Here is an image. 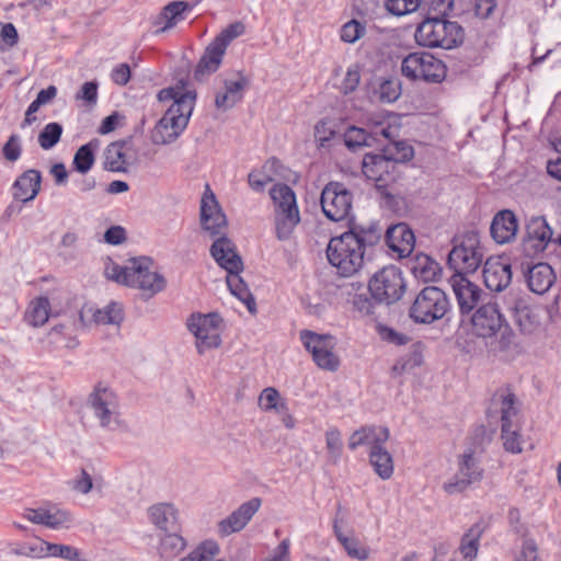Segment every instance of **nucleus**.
<instances>
[{
  "instance_id": "1",
  "label": "nucleus",
  "mask_w": 561,
  "mask_h": 561,
  "mask_svg": "<svg viewBox=\"0 0 561 561\" xmlns=\"http://www.w3.org/2000/svg\"><path fill=\"white\" fill-rule=\"evenodd\" d=\"M380 240V231L375 225L352 224L341 236L333 237L327 247L329 263L336 268L337 274L351 277L364 266L367 247Z\"/></svg>"
},
{
  "instance_id": "2",
  "label": "nucleus",
  "mask_w": 561,
  "mask_h": 561,
  "mask_svg": "<svg viewBox=\"0 0 561 561\" xmlns=\"http://www.w3.org/2000/svg\"><path fill=\"white\" fill-rule=\"evenodd\" d=\"M105 275L108 279L141 290L148 297L165 287L164 277L152 270V261L146 256L130 259L125 266L111 264L106 266Z\"/></svg>"
},
{
  "instance_id": "3",
  "label": "nucleus",
  "mask_w": 561,
  "mask_h": 561,
  "mask_svg": "<svg viewBox=\"0 0 561 561\" xmlns=\"http://www.w3.org/2000/svg\"><path fill=\"white\" fill-rule=\"evenodd\" d=\"M474 333L481 337H490L489 352L493 355L506 353L515 343V334L505 322L496 304L482 305L471 318Z\"/></svg>"
},
{
  "instance_id": "4",
  "label": "nucleus",
  "mask_w": 561,
  "mask_h": 561,
  "mask_svg": "<svg viewBox=\"0 0 561 561\" xmlns=\"http://www.w3.org/2000/svg\"><path fill=\"white\" fill-rule=\"evenodd\" d=\"M396 154H365L362 162L364 175L375 182L378 188H383L396 180L397 163L408 161L413 157V149L404 142H394Z\"/></svg>"
},
{
  "instance_id": "5",
  "label": "nucleus",
  "mask_w": 561,
  "mask_h": 561,
  "mask_svg": "<svg viewBox=\"0 0 561 561\" xmlns=\"http://www.w3.org/2000/svg\"><path fill=\"white\" fill-rule=\"evenodd\" d=\"M462 38V27L457 22L438 16L425 19L415 31L416 43L430 48L451 49L461 44Z\"/></svg>"
},
{
  "instance_id": "6",
  "label": "nucleus",
  "mask_w": 561,
  "mask_h": 561,
  "mask_svg": "<svg viewBox=\"0 0 561 561\" xmlns=\"http://www.w3.org/2000/svg\"><path fill=\"white\" fill-rule=\"evenodd\" d=\"M193 112L192 96L185 95L172 103L151 131L154 145H169L186 128Z\"/></svg>"
},
{
  "instance_id": "7",
  "label": "nucleus",
  "mask_w": 561,
  "mask_h": 561,
  "mask_svg": "<svg viewBox=\"0 0 561 561\" xmlns=\"http://www.w3.org/2000/svg\"><path fill=\"white\" fill-rule=\"evenodd\" d=\"M87 405L100 427L108 431L122 427L121 404L112 388L103 383L96 385L88 397Z\"/></svg>"
},
{
  "instance_id": "8",
  "label": "nucleus",
  "mask_w": 561,
  "mask_h": 561,
  "mask_svg": "<svg viewBox=\"0 0 561 561\" xmlns=\"http://www.w3.org/2000/svg\"><path fill=\"white\" fill-rule=\"evenodd\" d=\"M275 208V229L279 240H287L300 221L294 191L286 184H276L270 191Z\"/></svg>"
},
{
  "instance_id": "9",
  "label": "nucleus",
  "mask_w": 561,
  "mask_h": 561,
  "mask_svg": "<svg viewBox=\"0 0 561 561\" xmlns=\"http://www.w3.org/2000/svg\"><path fill=\"white\" fill-rule=\"evenodd\" d=\"M450 308L444 290L436 286L423 288L410 307V317L416 323L431 324L445 317Z\"/></svg>"
},
{
  "instance_id": "10",
  "label": "nucleus",
  "mask_w": 561,
  "mask_h": 561,
  "mask_svg": "<svg viewBox=\"0 0 561 561\" xmlns=\"http://www.w3.org/2000/svg\"><path fill=\"white\" fill-rule=\"evenodd\" d=\"M483 256L479 234L468 231L456 240L448 254V265L455 271V274L473 273L481 265Z\"/></svg>"
},
{
  "instance_id": "11",
  "label": "nucleus",
  "mask_w": 561,
  "mask_h": 561,
  "mask_svg": "<svg viewBox=\"0 0 561 561\" xmlns=\"http://www.w3.org/2000/svg\"><path fill=\"white\" fill-rule=\"evenodd\" d=\"M368 289L371 297L380 304H393L401 299L405 291L402 272L396 265H388L373 275Z\"/></svg>"
},
{
  "instance_id": "12",
  "label": "nucleus",
  "mask_w": 561,
  "mask_h": 561,
  "mask_svg": "<svg viewBox=\"0 0 561 561\" xmlns=\"http://www.w3.org/2000/svg\"><path fill=\"white\" fill-rule=\"evenodd\" d=\"M401 73L410 80L440 82L446 76L444 62L428 53H412L401 62Z\"/></svg>"
},
{
  "instance_id": "13",
  "label": "nucleus",
  "mask_w": 561,
  "mask_h": 561,
  "mask_svg": "<svg viewBox=\"0 0 561 561\" xmlns=\"http://www.w3.org/2000/svg\"><path fill=\"white\" fill-rule=\"evenodd\" d=\"M222 319L217 313L192 314L187 320V329L195 336L198 354L218 348L221 344Z\"/></svg>"
},
{
  "instance_id": "14",
  "label": "nucleus",
  "mask_w": 561,
  "mask_h": 561,
  "mask_svg": "<svg viewBox=\"0 0 561 561\" xmlns=\"http://www.w3.org/2000/svg\"><path fill=\"white\" fill-rule=\"evenodd\" d=\"M300 340L319 368L328 371L339 369L340 358L334 353L335 339L332 335L305 330L300 332Z\"/></svg>"
},
{
  "instance_id": "15",
  "label": "nucleus",
  "mask_w": 561,
  "mask_h": 561,
  "mask_svg": "<svg viewBox=\"0 0 561 561\" xmlns=\"http://www.w3.org/2000/svg\"><path fill=\"white\" fill-rule=\"evenodd\" d=\"M483 473L480 456L473 450L465 451L458 458L456 474L443 484V489L447 494L461 493L471 484L481 481Z\"/></svg>"
},
{
  "instance_id": "16",
  "label": "nucleus",
  "mask_w": 561,
  "mask_h": 561,
  "mask_svg": "<svg viewBox=\"0 0 561 561\" xmlns=\"http://www.w3.org/2000/svg\"><path fill=\"white\" fill-rule=\"evenodd\" d=\"M321 208L324 216L332 221L348 217L353 206V194L339 182L328 183L321 193Z\"/></svg>"
},
{
  "instance_id": "17",
  "label": "nucleus",
  "mask_w": 561,
  "mask_h": 561,
  "mask_svg": "<svg viewBox=\"0 0 561 561\" xmlns=\"http://www.w3.org/2000/svg\"><path fill=\"white\" fill-rule=\"evenodd\" d=\"M201 226L203 231L211 239L226 236L228 228L226 215L208 186L201 201Z\"/></svg>"
},
{
  "instance_id": "18",
  "label": "nucleus",
  "mask_w": 561,
  "mask_h": 561,
  "mask_svg": "<svg viewBox=\"0 0 561 561\" xmlns=\"http://www.w3.org/2000/svg\"><path fill=\"white\" fill-rule=\"evenodd\" d=\"M552 239V230L541 216L533 217L526 224V233L522 249L526 256L533 257L542 253Z\"/></svg>"
},
{
  "instance_id": "19",
  "label": "nucleus",
  "mask_w": 561,
  "mask_h": 561,
  "mask_svg": "<svg viewBox=\"0 0 561 561\" xmlns=\"http://www.w3.org/2000/svg\"><path fill=\"white\" fill-rule=\"evenodd\" d=\"M485 286L492 291H503L512 282L511 264L502 256H491L483 265Z\"/></svg>"
},
{
  "instance_id": "20",
  "label": "nucleus",
  "mask_w": 561,
  "mask_h": 561,
  "mask_svg": "<svg viewBox=\"0 0 561 561\" xmlns=\"http://www.w3.org/2000/svg\"><path fill=\"white\" fill-rule=\"evenodd\" d=\"M262 504L260 497H252L248 502L241 504L227 518L218 524L219 533L222 536H229L233 533L242 530L252 517L257 513Z\"/></svg>"
},
{
  "instance_id": "21",
  "label": "nucleus",
  "mask_w": 561,
  "mask_h": 561,
  "mask_svg": "<svg viewBox=\"0 0 561 561\" xmlns=\"http://www.w3.org/2000/svg\"><path fill=\"white\" fill-rule=\"evenodd\" d=\"M449 284L456 296L461 313L470 312L480 301L482 289L463 275L454 274Z\"/></svg>"
},
{
  "instance_id": "22",
  "label": "nucleus",
  "mask_w": 561,
  "mask_h": 561,
  "mask_svg": "<svg viewBox=\"0 0 561 561\" xmlns=\"http://www.w3.org/2000/svg\"><path fill=\"white\" fill-rule=\"evenodd\" d=\"M210 254L227 273L242 272V260L237 253L234 243L226 236L214 239L210 247Z\"/></svg>"
},
{
  "instance_id": "23",
  "label": "nucleus",
  "mask_w": 561,
  "mask_h": 561,
  "mask_svg": "<svg viewBox=\"0 0 561 561\" xmlns=\"http://www.w3.org/2000/svg\"><path fill=\"white\" fill-rule=\"evenodd\" d=\"M23 516L33 524L51 529L67 528L71 523L70 514L67 511L56 507L26 508Z\"/></svg>"
},
{
  "instance_id": "24",
  "label": "nucleus",
  "mask_w": 561,
  "mask_h": 561,
  "mask_svg": "<svg viewBox=\"0 0 561 561\" xmlns=\"http://www.w3.org/2000/svg\"><path fill=\"white\" fill-rule=\"evenodd\" d=\"M389 436V430L385 426L366 425L352 433L347 446L351 450H356L362 446H368L371 450L385 445Z\"/></svg>"
},
{
  "instance_id": "25",
  "label": "nucleus",
  "mask_w": 561,
  "mask_h": 561,
  "mask_svg": "<svg viewBox=\"0 0 561 561\" xmlns=\"http://www.w3.org/2000/svg\"><path fill=\"white\" fill-rule=\"evenodd\" d=\"M493 240L499 244L513 241L518 231V221L515 214L510 209L499 211L490 227Z\"/></svg>"
},
{
  "instance_id": "26",
  "label": "nucleus",
  "mask_w": 561,
  "mask_h": 561,
  "mask_svg": "<svg viewBox=\"0 0 561 561\" xmlns=\"http://www.w3.org/2000/svg\"><path fill=\"white\" fill-rule=\"evenodd\" d=\"M129 149V140L111 142L103 152V168L111 172H127L129 165L127 151Z\"/></svg>"
},
{
  "instance_id": "27",
  "label": "nucleus",
  "mask_w": 561,
  "mask_h": 561,
  "mask_svg": "<svg viewBox=\"0 0 561 561\" xmlns=\"http://www.w3.org/2000/svg\"><path fill=\"white\" fill-rule=\"evenodd\" d=\"M526 280L533 293L542 295L553 285L556 275L549 264L538 263L528 270Z\"/></svg>"
},
{
  "instance_id": "28",
  "label": "nucleus",
  "mask_w": 561,
  "mask_h": 561,
  "mask_svg": "<svg viewBox=\"0 0 561 561\" xmlns=\"http://www.w3.org/2000/svg\"><path fill=\"white\" fill-rule=\"evenodd\" d=\"M41 173L31 169L25 171L13 185V196L21 202L32 201L41 188Z\"/></svg>"
},
{
  "instance_id": "29",
  "label": "nucleus",
  "mask_w": 561,
  "mask_h": 561,
  "mask_svg": "<svg viewBox=\"0 0 561 561\" xmlns=\"http://www.w3.org/2000/svg\"><path fill=\"white\" fill-rule=\"evenodd\" d=\"M225 53L226 50L215 42L209 43L195 68L194 78L201 81L204 77L217 71Z\"/></svg>"
},
{
  "instance_id": "30",
  "label": "nucleus",
  "mask_w": 561,
  "mask_h": 561,
  "mask_svg": "<svg viewBox=\"0 0 561 561\" xmlns=\"http://www.w3.org/2000/svg\"><path fill=\"white\" fill-rule=\"evenodd\" d=\"M247 84L248 81L243 77L237 81H225V90L216 94V107L224 111L233 107L242 100Z\"/></svg>"
},
{
  "instance_id": "31",
  "label": "nucleus",
  "mask_w": 561,
  "mask_h": 561,
  "mask_svg": "<svg viewBox=\"0 0 561 561\" xmlns=\"http://www.w3.org/2000/svg\"><path fill=\"white\" fill-rule=\"evenodd\" d=\"M510 309L515 323L523 332L530 333L538 327V314L523 299H516Z\"/></svg>"
},
{
  "instance_id": "32",
  "label": "nucleus",
  "mask_w": 561,
  "mask_h": 561,
  "mask_svg": "<svg viewBox=\"0 0 561 561\" xmlns=\"http://www.w3.org/2000/svg\"><path fill=\"white\" fill-rule=\"evenodd\" d=\"M149 517L161 530H173L178 522V511L172 504L159 503L149 508Z\"/></svg>"
},
{
  "instance_id": "33",
  "label": "nucleus",
  "mask_w": 561,
  "mask_h": 561,
  "mask_svg": "<svg viewBox=\"0 0 561 561\" xmlns=\"http://www.w3.org/2000/svg\"><path fill=\"white\" fill-rule=\"evenodd\" d=\"M192 5L187 1H173L167 4L160 15L159 24L163 23V26L158 30V33L167 32L174 27L180 21L184 20V12L190 11Z\"/></svg>"
},
{
  "instance_id": "34",
  "label": "nucleus",
  "mask_w": 561,
  "mask_h": 561,
  "mask_svg": "<svg viewBox=\"0 0 561 561\" xmlns=\"http://www.w3.org/2000/svg\"><path fill=\"white\" fill-rule=\"evenodd\" d=\"M369 462L380 479L388 480L392 477L394 471L393 458L383 445L369 450Z\"/></svg>"
},
{
  "instance_id": "35",
  "label": "nucleus",
  "mask_w": 561,
  "mask_h": 561,
  "mask_svg": "<svg viewBox=\"0 0 561 561\" xmlns=\"http://www.w3.org/2000/svg\"><path fill=\"white\" fill-rule=\"evenodd\" d=\"M411 272L415 278L424 282H435L440 274L439 265L436 261L426 254L416 255L411 266Z\"/></svg>"
},
{
  "instance_id": "36",
  "label": "nucleus",
  "mask_w": 561,
  "mask_h": 561,
  "mask_svg": "<svg viewBox=\"0 0 561 561\" xmlns=\"http://www.w3.org/2000/svg\"><path fill=\"white\" fill-rule=\"evenodd\" d=\"M227 285L231 294L247 306L250 313L254 314L256 312L255 299L244 280L241 278L240 272L228 273Z\"/></svg>"
},
{
  "instance_id": "37",
  "label": "nucleus",
  "mask_w": 561,
  "mask_h": 561,
  "mask_svg": "<svg viewBox=\"0 0 561 561\" xmlns=\"http://www.w3.org/2000/svg\"><path fill=\"white\" fill-rule=\"evenodd\" d=\"M493 405L500 409L501 425H514L517 417L516 397L510 391L497 392L493 397Z\"/></svg>"
},
{
  "instance_id": "38",
  "label": "nucleus",
  "mask_w": 561,
  "mask_h": 561,
  "mask_svg": "<svg viewBox=\"0 0 561 561\" xmlns=\"http://www.w3.org/2000/svg\"><path fill=\"white\" fill-rule=\"evenodd\" d=\"M49 300L45 297H38L30 302L25 319L33 327H42L49 318Z\"/></svg>"
},
{
  "instance_id": "39",
  "label": "nucleus",
  "mask_w": 561,
  "mask_h": 561,
  "mask_svg": "<svg viewBox=\"0 0 561 561\" xmlns=\"http://www.w3.org/2000/svg\"><path fill=\"white\" fill-rule=\"evenodd\" d=\"M482 531V527L479 524H474L462 536L459 551L463 559L472 561L477 557Z\"/></svg>"
},
{
  "instance_id": "40",
  "label": "nucleus",
  "mask_w": 561,
  "mask_h": 561,
  "mask_svg": "<svg viewBox=\"0 0 561 561\" xmlns=\"http://www.w3.org/2000/svg\"><path fill=\"white\" fill-rule=\"evenodd\" d=\"M259 407L264 412L274 411L284 413L288 410L287 403L280 393L273 387L265 388L259 397Z\"/></svg>"
},
{
  "instance_id": "41",
  "label": "nucleus",
  "mask_w": 561,
  "mask_h": 561,
  "mask_svg": "<svg viewBox=\"0 0 561 561\" xmlns=\"http://www.w3.org/2000/svg\"><path fill=\"white\" fill-rule=\"evenodd\" d=\"M328 459L331 465H337L343 451V442L341 431L335 427H329L324 434Z\"/></svg>"
},
{
  "instance_id": "42",
  "label": "nucleus",
  "mask_w": 561,
  "mask_h": 561,
  "mask_svg": "<svg viewBox=\"0 0 561 561\" xmlns=\"http://www.w3.org/2000/svg\"><path fill=\"white\" fill-rule=\"evenodd\" d=\"M375 94L379 101L392 103L397 101L401 94V83L397 78H381Z\"/></svg>"
},
{
  "instance_id": "43",
  "label": "nucleus",
  "mask_w": 561,
  "mask_h": 561,
  "mask_svg": "<svg viewBox=\"0 0 561 561\" xmlns=\"http://www.w3.org/2000/svg\"><path fill=\"white\" fill-rule=\"evenodd\" d=\"M96 148V144H94L93 141H90L83 146H81L77 152L75 153V157H73V161H72V164H73V168L84 174L87 173L88 171L91 170V168L93 167L94 164V149Z\"/></svg>"
},
{
  "instance_id": "44",
  "label": "nucleus",
  "mask_w": 561,
  "mask_h": 561,
  "mask_svg": "<svg viewBox=\"0 0 561 561\" xmlns=\"http://www.w3.org/2000/svg\"><path fill=\"white\" fill-rule=\"evenodd\" d=\"M184 539L176 534L165 535L160 542V556L165 561H170L178 557L185 548Z\"/></svg>"
},
{
  "instance_id": "45",
  "label": "nucleus",
  "mask_w": 561,
  "mask_h": 561,
  "mask_svg": "<svg viewBox=\"0 0 561 561\" xmlns=\"http://www.w3.org/2000/svg\"><path fill=\"white\" fill-rule=\"evenodd\" d=\"M48 546H50V542L36 538L33 542L20 545L14 550V554L34 559L47 558L49 557Z\"/></svg>"
},
{
  "instance_id": "46",
  "label": "nucleus",
  "mask_w": 561,
  "mask_h": 561,
  "mask_svg": "<svg viewBox=\"0 0 561 561\" xmlns=\"http://www.w3.org/2000/svg\"><path fill=\"white\" fill-rule=\"evenodd\" d=\"M123 318V308L117 302H111L103 309H98L93 313V319L99 324H119Z\"/></svg>"
},
{
  "instance_id": "47",
  "label": "nucleus",
  "mask_w": 561,
  "mask_h": 561,
  "mask_svg": "<svg viewBox=\"0 0 561 561\" xmlns=\"http://www.w3.org/2000/svg\"><path fill=\"white\" fill-rule=\"evenodd\" d=\"M388 238L393 240L398 234L402 237V245H397L393 241L391 248L400 253L410 252L414 244V234L407 228L405 225H397L387 231Z\"/></svg>"
},
{
  "instance_id": "48",
  "label": "nucleus",
  "mask_w": 561,
  "mask_h": 561,
  "mask_svg": "<svg viewBox=\"0 0 561 561\" xmlns=\"http://www.w3.org/2000/svg\"><path fill=\"white\" fill-rule=\"evenodd\" d=\"M501 437L506 451L513 454L522 453V440L517 424L501 425Z\"/></svg>"
},
{
  "instance_id": "49",
  "label": "nucleus",
  "mask_w": 561,
  "mask_h": 561,
  "mask_svg": "<svg viewBox=\"0 0 561 561\" xmlns=\"http://www.w3.org/2000/svg\"><path fill=\"white\" fill-rule=\"evenodd\" d=\"M62 134V126L59 123H49L38 134V144L42 149L48 150L58 144Z\"/></svg>"
},
{
  "instance_id": "50",
  "label": "nucleus",
  "mask_w": 561,
  "mask_h": 561,
  "mask_svg": "<svg viewBox=\"0 0 561 561\" xmlns=\"http://www.w3.org/2000/svg\"><path fill=\"white\" fill-rule=\"evenodd\" d=\"M422 362V354L419 351L413 350L405 354L404 356L400 357L392 366L391 371L393 376H400L420 366Z\"/></svg>"
},
{
  "instance_id": "51",
  "label": "nucleus",
  "mask_w": 561,
  "mask_h": 561,
  "mask_svg": "<svg viewBox=\"0 0 561 561\" xmlns=\"http://www.w3.org/2000/svg\"><path fill=\"white\" fill-rule=\"evenodd\" d=\"M219 553V546L217 542L208 540L201 543L193 550L186 558L181 561H214L215 557Z\"/></svg>"
},
{
  "instance_id": "52",
  "label": "nucleus",
  "mask_w": 561,
  "mask_h": 561,
  "mask_svg": "<svg viewBox=\"0 0 561 561\" xmlns=\"http://www.w3.org/2000/svg\"><path fill=\"white\" fill-rule=\"evenodd\" d=\"M245 32V25L237 21L234 23L229 24L227 27H225L215 38L213 42H215L217 45H219L222 49H227L229 44L236 39L237 37L243 35Z\"/></svg>"
},
{
  "instance_id": "53",
  "label": "nucleus",
  "mask_w": 561,
  "mask_h": 561,
  "mask_svg": "<svg viewBox=\"0 0 561 561\" xmlns=\"http://www.w3.org/2000/svg\"><path fill=\"white\" fill-rule=\"evenodd\" d=\"M422 0H386L385 7L387 11L396 16H403L415 12Z\"/></svg>"
},
{
  "instance_id": "54",
  "label": "nucleus",
  "mask_w": 561,
  "mask_h": 561,
  "mask_svg": "<svg viewBox=\"0 0 561 561\" xmlns=\"http://www.w3.org/2000/svg\"><path fill=\"white\" fill-rule=\"evenodd\" d=\"M366 33L365 24L353 19L346 22L340 31V37L344 43L354 44L362 38Z\"/></svg>"
},
{
  "instance_id": "55",
  "label": "nucleus",
  "mask_w": 561,
  "mask_h": 561,
  "mask_svg": "<svg viewBox=\"0 0 561 561\" xmlns=\"http://www.w3.org/2000/svg\"><path fill=\"white\" fill-rule=\"evenodd\" d=\"M371 136L364 129L351 127L344 134V144L351 150H356L364 146H370Z\"/></svg>"
},
{
  "instance_id": "56",
  "label": "nucleus",
  "mask_w": 561,
  "mask_h": 561,
  "mask_svg": "<svg viewBox=\"0 0 561 561\" xmlns=\"http://www.w3.org/2000/svg\"><path fill=\"white\" fill-rule=\"evenodd\" d=\"M48 551L49 557L61 558L68 561H87L81 558L80 551L73 546L50 543Z\"/></svg>"
},
{
  "instance_id": "57",
  "label": "nucleus",
  "mask_w": 561,
  "mask_h": 561,
  "mask_svg": "<svg viewBox=\"0 0 561 561\" xmlns=\"http://www.w3.org/2000/svg\"><path fill=\"white\" fill-rule=\"evenodd\" d=\"M341 545L351 558L359 561H365L369 558V549L366 546H363L355 537L342 538Z\"/></svg>"
},
{
  "instance_id": "58",
  "label": "nucleus",
  "mask_w": 561,
  "mask_h": 561,
  "mask_svg": "<svg viewBox=\"0 0 561 561\" xmlns=\"http://www.w3.org/2000/svg\"><path fill=\"white\" fill-rule=\"evenodd\" d=\"M275 163L276 160H271L265 163L262 170H254L249 173L248 181L252 190L262 192L264 191L265 186L273 181V178L270 174H267L264 170L268 165H274Z\"/></svg>"
},
{
  "instance_id": "59",
  "label": "nucleus",
  "mask_w": 561,
  "mask_h": 561,
  "mask_svg": "<svg viewBox=\"0 0 561 561\" xmlns=\"http://www.w3.org/2000/svg\"><path fill=\"white\" fill-rule=\"evenodd\" d=\"M360 81V73L358 66L354 65L350 67L341 82L340 90L343 94L347 95L354 92Z\"/></svg>"
},
{
  "instance_id": "60",
  "label": "nucleus",
  "mask_w": 561,
  "mask_h": 561,
  "mask_svg": "<svg viewBox=\"0 0 561 561\" xmlns=\"http://www.w3.org/2000/svg\"><path fill=\"white\" fill-rule=\"evenodd\" d=\"M22 153L21 138L19 135L13 134L9 137L8 141L2 148L3 157L10 161H16Z\"/></svg>"
},
{
  "instance_id": "61",
  "label": "nucleus",
  "mask_w": 561,
  "mask_h": 561,
  "mask_svg": "<svg viewBox=\"0 0 561 561\" xmlns=\"http://www.w3.org/2000/svg\"><path fill=\"white\" fill-rule=\"evenodd\" d=\"M98 82L89 81L82 84L76 94V100H81L89 106H94L98 102Z\"/></svg>"
},
{
  "instance_id": "62",
  "label": "nucleus",
  "mask_w": 561,
  "mask_h": 561,
  "mask_svg": "<svg viewBox=\"0 0 561 561\" xmlns=\"http://www.w3.org/2000/svg\"><path fill=\"white\" fill-rule=\"evenodd\" d=\"M185 95L192 96V104L194 105L195 98H196L195 92L194 91L182 92L179 87H175V88L170 87V88L160 90L158 93V100L161 102L172 100L173 103H175V101L182 99Z\"/></svg>"
},
{
  "instance_id": "63",
  "label": "nucleus",
  "mask_w": 561,
  "mask_h": 561,
  "mask_svg": "<svg viewBox=\"0 0 561 561\" xmlns=\"http://www.w3.org/2000/svg\"><path fill=\"white\" fill-rule=\"evenodd\" d=\"M57 94V88L55 85H49L46 89L41 90L37 93L36 99L31 103V111L37 112L41 106L48 104L51 102Z\"/></svg>"
},
{
  "instance_id": "64",
  "label": "nucleus",
  "mask_w": 561,
  "mask_h": 561,
  "mask_svg": "<svg viewBox=\"0 0 561 561\" xmlns=\"http://www.w3.org/2000/svg\"><path fill=\"white\" fill-rule=\"evenodd\" d=\"M334 136L335 131L331 128L329 122L321 121L316 125L314 137L321 146H324L325 142L334 138Z\"/></svg>"
}]
</instances>
